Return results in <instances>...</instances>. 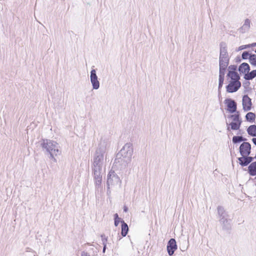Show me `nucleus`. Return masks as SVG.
<instances>
[{
    "label": "nucleus",
    "instance_id": "dca6fc26",
    "mask_svg": "<svg viewBox=\"0 0 256 256\" xmlns=\"http://www.w3.org/2000/svg\"><path fill=\"white\" fill-rule=\"evenodd\" d=\"M250 70V67L249 65L246 62H243L240 66L238 68L239 72L243 74H246V72H248Z\"/></svg>",
    "mask_w": 256,
    "mask_h": 256
},
{
    "label": "nucleus",
    "instance_id": "bb28decb",
    "mask_svg": "<svg viewBox=\"0 0 256 256\" xmlns=\"http://www.w3.org/2000/svg\"><path fill=\"white\" fill-rule=\"evenodd\" d=\"M230 118H232L233 121L239 122H242V120L240 118V114L238 112H237L236 114L231 115L230 116Z\"/></svg>",
    "mask_w": 256,
    "mask_h": 256
},
{
    "label": "nucleus",
    "instance_id": "473e14b6",
    "mask_svg": "<svg viewBox=\"0 0 256 256\" xmlns=\"http://www.w3.org/2000/svg\"><path fill=\"white\" fill-rule=\"evenodd\" d=\"M250 48V45H244V46H241L238 48V50H244V48Z\"/></svg>",
    "mask_w": 256,
    "mask_h": 256
},
{
    "label": "nucleus",
    "instance_id": "b1692460",
    "mask_svg": "<svg viewBox=\"0 0 256 256\" xmlns=\"http://www.w3.org/2000/svg\"><path fill=\"white\" fill-rule=\"evenodd\" d=\"M242 122H232L230 126V128L232 130H238L240 128Z\"/></svg>",
    "mask_w": 256,
    "mask_h": 256
},
{
    "label": "nucleus",
    "instance_id": "7ed1b4c3",
    "mask_svg": "<svg viewBox=\"0 0 256 256\" xmlns=\"http://www.w3.org/2000/svg\"><path fill=\"white\" fill-rule=\"evenodd\" d=\"M40 146L44 152L50 154V158L56 162V160L54 156L60 155L61 153L58 144L52 140L43 139L40 141Z\"/></svg>",
    "mask_w": 256,
    "mask_h": 256
},
{
    "label": "nucleus",
    "instance_id": "f3484780",
    "mask_svg": "<svg viewBox=\"0 0 256 256\" xmlns=\"http://www.w3.org/2000/svg\"><path fill=\"white\" fill-rule=\"evenodd\" d=\"M121 222H122L121 234L122 236H125L128 234V224L124 220H122Z\"/></svg>",
    "mask_w": 256,
    "mask_h": 256
},
{
    "label": "nucleus",
    "instance_id": "423d86ee",
    "mask_svg": "<svg viewBox=\"0 0 256 256\" xmlns=\"http://www.w3.org/2000/svg\"><path fill=\"white\" fill-rule=\"evenodd\" d=\"M90 78L93 89L98 90L100 88V82L98 80V76L94 69L91 70Z\"/></svg>",
    "mask_w": 256,
    "mask_h": 256
},
{
    "label": "nucleus",
    "instance_id": "c85d7f7f",
    "mask_svg": "<svg viewBox=\"0 0 256 256\" xmlns=\"http://www.w3.org/2000/svg\"><path fill=\"white\" fill-rule=\"evenodd\" d=\"M114 226H117L120 221V218L118 217V214H114Z\"/></svg>",
    "mask_w": 256,
    "mask_h": 256
},
{
    "label": "nucleus",
    "instance_id": "f704fd0d",
    "mask_svg": "<svg viewBox=\"0 0 256 256\" xmlns=\"http://www.w3.org/2000/svg\"><path fill=\"white\" fill-rule=\"evenodd\" d=\"M238 162H239L240 164L242 166V164L244 162V158H243V156H242V157H240V158H238Z\"/></svg>",
    "mask_w": 256,
    "mask_h": 256
},
{
    "label": "nucleus",
    "instance_id": "f257e3e1",
    "mask_svg": "<svg viewBox=\"0 0 256 256\" xmlns=\"http://www.w3.org/2000/svg\"><path fill=\"white\" fill-rule=\"evenodd\" d=\"M110 146L108 142L101 140L94 156L92 170L95 179V184L96 188H98L102 180V167L104 163V154L108 148Z\"/></svg>",
    "mask_w": 256,
    "mask_h": 256
},
{
    "label": "nucleus",
    "instance_id": "393cba45",
    "mask_svg": "<svg viewBox=\"0 0 256 256\" xmlns=\"http://www.w3.org/2000/svg\"><path fill=\"white\" fill-rule=\"evenodd\" d=\"M256 115L252 112H248L246 116V118L248 121L252 122L255 120Z\"/></svg>",
    "mask_w": 256,
    "mask_h": 256
},
{
    "label": "nucleus",
    "instance_id": "a878e982",
    "mask_svg": "<svg viewBox=\"0 0 256 256\" xmlns=\"http://www.w3.org/2000/svg\"><path fill=\"white\" fill-rule=\"evenodd\" d=\"M248 58L250 64L252 65L256 66V54H250Z\"/></svg>",
    "mask_w": 256,
    "mask_h": 256
},
{
    "label": "nucleus",
    "instance_id": "58836bf2",
    "mask_svg": "<svg viewBox=\"0 0 256 256\" xmlns=\"http://www.w3.org/2000/svg\"><path fill=\"white\" fill-rule=\"evenodd\" d=\"M252 141L253 142V143L256 145V138H252Z\"/></svg>",
    "mask_w": 256,
    "mask_h": 256
},
{
    "label": "nucleus",
    "instance_id": "7c9ffc66",
    "mask_svg": "<svg viewBox=\"0 0 256 256\" xmlns=\"http://www.w3.org/2000/svg\"><path fill=\"white\" fill-rule=\"evenodd\" d=\"M250 55L248 52L245 51L242 52V58L244 60H246L248 58V56L250 57Z\"/></svg>",
    "mask_w": 256,
    "mask_h": 256
},
{
    "label": "nucleus",
    "instance_id": "f03ea898",
    "mask_svg": "<svg viewBox=\"0 0 256 256\" xmlns=\"http://www.w3.org/2000/svg\"><path fill=\"white\" fill-rule=\"evenodd\" d=\"M133 151L132 144L130 142L126 144L116 154L114 164L118 166H119L120 168H126L131 162Z\"/></svg>",
    "mask_w": 256,
    "mask_h": 256
},
{
    "label": "nucleus",
    "instance_id": "aec40b11",
    "mask_svg": "<svg viewBox=\"0 0 256 256\" xmlns=\"http://www.w3.org/2000/svg\"><path fill=\"white\" fill-rule=\"evenodd\" d=\"M248 134L252 136H256V125H251L247 129Z\"/></svg>",
    "mask_w": 256,
    "mask_h": 256
},
{
    "label": "nucleus",
    "instance_id": "ea45409f",
    "mask_svg": "<svg viewBox=\"0 0 256 256\" xmlns=\"http://www.w3.org/2000/svg\"><path fill=\"white\" fill-rule=\"evenodd\" d=\"M227 130H230V127H229V126H228V128H227Z\"/></svg>",
    "mask_w": 256,
    "mask_h": 256
},
{
    "label": "nucleus",
    "instance_id": "6ab92c4d",
    "mask_svg": "<svg viewBox=\"0 0 256 256\" xmlns=\"http://www.w3.org/2000/svg\"><path fill=\"white\" fill-rule=\"evenodd\" d=\"M248 156L249 155H246V156H242L244 158V162L242 164V166H248L254 159V158L252 156Z\"/></svg>",
    "mask_w": 256,
    "mask_h": 256
},
{
    "label": "nucleus",
    "instance_id": "5701e85b",
    "mask_svg": "<svg viewBox=\"0 0 256 256\" xmlns=\"http://www.w3.org/2000/svg\"><path fill=\"white\" fill-rule=\"evenodd\" d=\"M232 142L234 144L242 142H244L246 140V138H244L242 136H234L232 138Z\"/></svg>",
    "mask_w": 256,
    "mask_h": 256
},
{
    "label": "nucleus",
    "instance_id": "9b49d317",
    "mask_svg": "<svg viewBox=\"0 0 256 256\" xmlns=\"http://www.w3.org/2000/svg\"><path fill=\"white\" fill-rule=\"evenodd\" d=\"M252 103L251 99L248 95H244L242 98V107L244 111H248L251 110Z\"/></svg>",
    "mask_w": 256,
    "mask_h": 256
},
{
    "label": "nucleus",
    "instance_id": "0eeeda50",
    "mask_svg": "<svg viewBox=\"0 0 256 256\" xmlns=\"http://www.w3.org/2000/svg\"><path fill=\"white\" fill-rule=\"evenodd\" d=\"M229 60V57L219 58V72H225V71L228 65Z\"/></svg>",
    "mask_w": 256,
    "mask_h": 256
},
{
    "label": "nucleus",
    "instance_id": "c9c22d12",
    "mask_svg": "<svg viewBox=\"0 0 256 256\" xmlns=\"http://www.w3.org/2000/svg\"><path fill=\"white\" fill-rule=\"evenodd\" d=\"M80 256H90V255L87 252L84 251L82 252Z\"/></svg>",
    "mask_w": 256,
    "mask_h": 256
},
{
    "label": "nucleus",
    "instance_id": "cd10ccee",
    "mask_svg": "<svg viewBox=\"0 0 256 256\" xmlns=\"http://www.w3.org/2000/svg\"><path fill=\"white\" fill-rule=\"evenodd\" d=\"M101 237H102V243L104 244L103 252H104L106 248V242L107 241V238H106V236L104 234L102 235Z\"/></svg>",
    "mask_w": 256,
    "mask_h": 256
},
{
    "label": "nucleus",
    "instance_id": "20e7f679",
    "mask_svg": "<svg viewBox=\"0 0 256 256\" xmlns=\"http://www.w3.org/2000/svg\"><path fill=\"white\" fill-rule=\"evenodd\" d=\"M120 182L119 177L116 174L113 170H110L107 177L108 188H110V185L117 184Z\"/></svg>",
    "mask_w": 256,
    "mask_h": 256
},
{
    "label": "nucleus",
    "instance_id": "4be33fe9",
    "mask_svg": "<svg viewBox=\"0 0 256 256\" xmlns=\"http://www.w3.org/2000/svg\"><path fill=\"white\" fill-rule=\"evenodd\" d=\"M225 72H219V80H218V90L220 91L221 88L222 86V84L224 83V78Z\"/></svg>",
    "mask_w": 256,
    "mask_h": 256
},
{
    "label": "nucleus",
    "instance_id": "39448f33",
    "mask_svg": "<svg viewBox=\"0 0 256 256\" xmlns=\"http://www.w3.org/2000/svg\"><path fill=\"white\" fill-rule=\"evenodd\" d=\"M251 145L248 142H244L240 146V152L242 156L250 155V154Z\"/></svg>",
    "mask_w": 256,
    "mask_h": 256
},
{
    "label": "nucleus",
    "instance_id": "ddd939ff",
    "mask_svg": "<svg viewBox=\"0 0 256 256\" xmlns=\"http://www.w3.org/2000/svg\"><path fill=\"white\" fill-rule=\"evenodd\" d=\"M220 57H229L227 52V46L224 42H222L220 44Z\"/></svg>",
    "mask_w": 256,
    "mask_h": 256
},
{
    "label": "nucleus",
    "instance_id": "412c9836",
    "mask_svg": "<svg viewBox=\"0 0 256 256\" xmlns=\"http://www.w3.org/2000/svg\"><path fill=\"white\" fill-rule=\"evenodd\" d=\"M256 76V70H253L250 72H248L247 74H245L244 78L246 80H252Z\"/></svg>",
    "mask_w": 256,
    "mask_h": 256
},
{
    "label": "nucleus",
    "instance_id": "2f4dec72",
    "mask_svg": "<svg viewBox=\"0 0 256 256\" xmlns=\"http://www.w3.org/2000/svg\"><path fill=\"white\" fill-rule=\"evenodd\" d=\"M218 209V214H222L224 213H226L225 210L223 207L218 206L217 208Z\"/></svg>",
    "mask_w": 256,
    "mask_h": 256
},
{
    "label": "nucleus",
    "instance_id": "4c0bfd02",
    "mask_svg": "<svg viewBox=\"0 0 256 256\" xmlns=\"http://www.w3.org/2000/svg\"><path fill=\"white\" fill-rule=\"evenodd\" d=\"M249 45H250V47L256 46V42H254L252 44H250Z\"/></svg>",
    "mask_w": 256,
    "mask_h": 256
},
{
    "label": "nucleus",
    "instance_id": "72a5a7b5",
    "mask_svg": "<svg viewBox=\"0 0 256 256\" xmlns=\"http://www.w3.org/2000/svg\"><path fill=\"white\" fill-rule=\"evenodd\" d=\"M220 219H224L226 218H228V215L226 213H224L222 214H218Z\"/></svg>",
    "mask_w": 256,
    "mask_h": 256
},
{
    "label": "nucleus",
    "instance_id": "a19ab883",
    "mask_svg": "<svg viewBox=\"0 0 256 256\" xmlns=\"http://www.w3.org/2000/svg\"><path fill=\"white\" fill-rule=\"evenodd\" d=\"M255 52L256 53V50H255Z\"/></svg>",
    "mask_w": 256,
    "mask_h": 256
},
{
    "label": "nucleus",
    "instance_id": "c756f323",
    "mask_svg": "<svg viewBox=\"0 0 256 256\" xmlns=\"http://www.w3.org/2000/svg\"><path fill=\"white\" fill-rule=\"evenodd\" d=\"M236 66L235 65H230L228 66V72H236Z\"/></svg>",
    "mask_w": 256,
    "mask_h": 256
},
{
    "label": "nucleus",
    "instance_id": "6e6552de",
    "mask_svg": "<svg viewBox=\"0 0 256 256\" xmlns=\"http://www.w3.org/2000/svg\"><path fill=\"white\" fill-rule=\"evenodd\" d=\"M241 83L240 81L230 82L226 86V91L228 92H236L240 87Z\"/></svg>",
    "mask_w": 256,
    "mask_h": 256
},
{
    "label": "nucleus",
    "instance_id": "4468645a",
    "mask_svg": "<svg viewBox=\"0 0 256 256\" xmlns=\"http://www.w3.org/2000/svg\"><path fill=\"white\" fill-rule=\"evenodd\" d=\"M230 221V220H228V218L224 219H220V222L222 226V228L226 230H228L231 228Z\"/></svg>",
    "mask_w": 256,
    "mask_h": 256
},
{
    "label": "nucleus",
    "instance_id": "9d476101",
    "mask_svg": "<svg viewBox=\"0 0 256 256\" xmlns=\"http://www.w3.org/2000/svg\"><path fill=\"white\" fill-rule=\"evenodd\" d=\"M224 103L226 104L228 110L230 113H234L236 111V103L230 98H226L224 100Z\"/></svg>",
    "mask_w": 256,
    "mask_h": 256
},
{
    "label": "nucleus",
    "instance_id": "f8f14e48",
    "mask_svg": "<svg viewBox=\"0 0 256 256\" xmlns=\"http://www.w3.org/2000/svg\"><path fill=\"white\" fill-rule=\"evenodd\" d=\"M250 28V20L246 18L243 25L238 29L240 33L244 34L248 32Z\"/></svg>",
    "mask_w": 256,
    "mask_h": 256
},
{
    "label": "nucleus",
    "instance_id": "e433bc0d",
    "mask_svg": "<svg viewBox=\"0 0 256 256\" xmlns=\"http://www.w3.org/2000/svg\"><path fill=\"white\" fill-rule=\"evenodd\" d=\"M124 212H127L128 211V208L127 206H124Z\"/></svg>",
    "mask_w": 256,
    "mask_h": 256
},
{
    "label": "nucleus",
    "instance_id": "2eb2a0df",
    "mask_svg": "<svg viewBox=\"0 0 256 256\" xmlns=\"http://www.w3.org/2000/svg\"><path fill=\"white\" fill-rule=\"evenodd\" d=\"M248 173L251 176L256 175V162H252L248 166Z\"/></svg>",
    "mask_w": 256,
    "mask_h": 256
},
{
    "label": "nucleus",
    "instance_id": "a211bd4d",
    "mask_svg": "<svg viewBox=\"0 0 256 256\" xmlns=\"http://www.w3.org/2000/svg\"><path fill=\"white\" fill-rule=\"evenodd\" d=\"M228 76L232 79V82H237L239 81L240 78V76L238 74L237 72H228Z\"/></svg>",
    "mask_w": 256,
    "mask_h": 256
},
{
    "label": "nucleus",
    "instance_id": "1a4fd4ad",
    "mask_svg": "<svg viewBox=\"0 0 256 256\" xmlns=\"http://www.w3.org/2000/svg\"><path fill=\"white\" fill-rule=\"evenodd\" d=\"M177 249L176 241L174 238H170L168 243L167 251L170 256H172Z\"/></svg>",
    "mask_w": 256,
    "mask_h": 256
}]
</instances>
